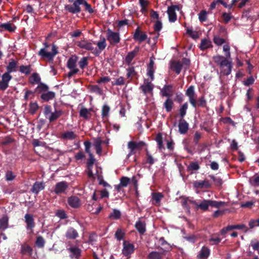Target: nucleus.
I'll return each instance as SVG.
<instances>
[{
    "label": "nucleus",
    "instance_id": "1",
    "mask_svg": "<svg viewBox=\"0 0 259 259\" xmlns=\"http://www.w3.org/2000/svg\"><path fill=\"white\" fill-rule=\"evenodd\" d=\"M80 5H83L84 10L90 14H92L94 12V10L92 8L91 5L85 0H76L72 5H65L64 9L65 10L71 14H77L81 11Z\"/></svg>",
    "mask_w": 259,
    "mask_h": 259
},
{
    "label": "nucleus",
    "instance_id": "2",
    "mask_svg": "<svg viewBox=\"0 0 259 259\" xmlns=\"http://www.w3.org/2000/svg\"><path fill=\"white\" fill-rule=\"evenodd\" d=\"M185 95L189 98V101L194 108L197 106L204 107L206 105V101L204 96H202L196 101L197 95L195 91V87L194 85H190L186 90Z\"/></svg>",
    "mask_w": 259,
    "mask_h": 259
},
{
    "label": "nucleus",
    "instance_id": "3",
    "mask_svg": "<svg viewBox=\"0 0 259 259\" xmlns=\"http://www.w3.org/2000/svg\"><path fill=\"white\" fill-rule=\"evenodd\" d=\"M44 48L41 49L38 52L37 54L40 56L41 59H47L49 61H53L55 56L59 53L58 51V47L55 44L52 45V52H47V49L50 46L47 42L44 43Z\"/></svg>",
    "mask_w": 259,
    "mask_h": 259
},
{
    "label": "nucleus",
    "instance_id": "4",
    "mask_svg": "<svg viewBox=\"0 0 259 259\" xmlns=\"http://www.w3.org/2000/svg\"><path fill=\"white\" fill-rule=\"evenodd\" d=\"M44 114L46 118L49 119L50 122H52L61 116L62 111L61 110L55 109L54 112H52L51 106L47 105L44 107Z\"/></svg>",
    "mask_w": 259,
    "mask_h": 259
},
{
    "label": "nucleus",
    "instance_id": "5",
    "mask_svg": "<svg viewBox=\"0 0 259 259\" xmlns=\"http://www.w3.org/2000/svg\"><path fill=\"white\" fill-rule=\"evenodd\" d=\"M224 204L225 202L223 201L203 199L201 203L198 204L197 208H200L203 211H206L209 206L213 207L220 208Z\"/></svg>",
    "mask_w": 259,
    "mask_h": 259
},
{
    "label": "nucleus",
    "instance_id": "6",
    "mask_svg": "<svg viewBox=\"0 0 259 259\" xmlns=\"http://www.w3.org/2000/svg\"><path fill=\"white\" fill-rule=\"evenodd\" d=\"M146 146V143L143 141L136 142L135 141H131L127 143V148L130 150L129 153L127 155L128 158L132 155L135 153V150L137 149L141 150L144 146Z\"/></svg>",
    "mask_w": 259,
    "mask_h": 259
},
{
    "label": "nucleus",
    "instance_id": "7",
    "mask_svg": "<svg viewBox=\"0 0 259 259\" xmlns=\"http://www.w3.org/2000/svg\"><path fill=\"white\" fill-rule=\"evenodd\" d=\"M107 39L112 46L117 44L120 40L119 33L113 32L109 29L107 31Z\"/></svg>",
    "mask_w": 259,
    "mask_h": 259
},
{
    "label": "nucleus",
    "instance_id": "8",
    "mask_svg": "<svg viewBox=\"0 0 259 259\" xmlns=\"http://www.w3.org/2000/svg\"><path fill=\"white\" fill-rule=\"evenodd\" d=\"M93 45H96L98 47V49L94 47V51L92 52V53L96 56H98L107 46L106 39L104 37L101 38V40L97 43L93 42Z\"/></svg>",
    "mask_w": 259,
    "mask_h": 259
},
{
    "label": "nucleus",
    "instance_id": "9",
    "mask_svg": "<svg viewBox=\"0 0 259 259\" xmlns=\"http://www.w3.org/2000/svg\"><path fill=\"white\" fill-rule=\"evenodd\" d=\"M68 187L69 184L67 182L65 181L60 182L55 185L54 192L57 195L64 193Z\"/></svg>",
    "mask_w": 259,
    "mask_h": 259
},
{
    "label": "nucleus",
    "instance_id": "10",
    "mask_svg": "<svg viewBox=\"0 0 259 259\" xmlns=\"http://www.w3.org/2000/svg\"><path fill=\"white\" fill-rule=\"evenodd\" d=\"M24 219L26 225V229L29 230L32 232L35 226V223L33 215L30 213H26L24 215Z\"/></svg>",
    "mask_w": 259,
    "mask_h": 259
},
{
    "label": "nucleus",
    "instance_id": "11",
    "mask_svg": "<svg viewBox=\"0 0 259 259\" xmlns=\"http://www.w3.org/2000/svg\"><path fill=\"white\" fill-rule=\"evenodd\" d=\"M76 45L80 49L87 51H94L93 42H92L87 39H82L76 42Z\"/></svg>",
    "mask_w": 259,
    "mask_h": 259
},
{
    "label": "nucleus",
    "instance_id": "12",
    "mask_svg": "<svg viewBox=\"0 0 259 259\" xmlns=\"http://www.w3.org/2000/svg\"><path fill=\"white\" fill-rule=\"evenodd\" d=\"M193 187L195 189H209L211 187V184L207 180L203 181H195L193 183Z\"/></svg>",
    "mask_w": 259,
    "mask_h": 259
},
{
    "label": "nucleus",
    "instance_id": "13",
    "mask_svg": "<svg viewBox=\"0 0 259 259\" xmlns=\"http://www.w3.org/2000/svg\"><path fill=\"white\" fill-rule=\"evenodd\" d=\"M123 249L122 250V254L125 256H128L132 254L135 250V246L132 244L124 241L123 242Z\"/></svg>",
    "mask_w": 259,
    "mask_h": 259
},
{
    "label": "nucleus",
    "instance_id": "14",
    "mask_svg": "<svg viewBox=\"0 0 259 259\" xmlns=\"http://www.w3.org/2000/svg\"><path fill=\"white\" fill-rule=\"evenodd\" d=\"M153 88V84L151 83V81H150L149 79H145L144 84L140 86V89L142 91L144 95L151 93Z\"/></svg>",
    "mask_w": 259,
    "mask_h": 259
},
{
    "label": "nucleus",
    "instance_id": "15",
    "mask_svg": "<svg viewBox=\"0 0 259 259\" xmlns=\"http://www.w3.org/2000/svg\"><path fill=\"white\" fill-rule=\"evenodd\" d=\"M147 35L146 34V33H142L139 27H138L136 28L133 35V38L135 40H138L140 42H141L145 41L147 38Z\"/></svg>",
    "mask_w": 259,
    "mask_h": 259
},
{
    "label": "nucleus",
    "instance_id": "16",
    "mask_svg": "<svg viewBox=\"0 0 259 259\" xmlns=\"http://www.w3.org/2000/svg\"><path fill=\"white\" fill-rule=\"evenodd\" d=\"M12 76H8L3 74L2 80L0 81V91H4L9 87V82L12 79Z\"/></svg>",
    "mask_w": 259,
    "mask_h": 259
},
{
    "label": "nucleus",
    "instance_id": "17",
    "mask_svg": "<svg viewBox=\"0 0 259 259\" xmlns=\"http://www.w3.org/2000/svg\"><path fill=\"white\" fill-rule=\"evenodd\" d=\"M174 92V86L172 84H165L160 90V94L162 97H170Z\"/></svg>",
    "mask_w": 259,
    "mask_h": 259
},
{
    "label": "nucleus",
    "instance_id": "18",
    "mask_svg": "<svg viewBox=\"0 0 259 259\" xmlns=\"http://www.w3.org/2000/svg\"><path fill=\"white\" fill-rule=\"evenodd\" d=\"M140 51V47L136 46L134 49L128 53L125 58V61L126 64L130 65L133 59L138 55Z\"/></svg>",
    "mask_w": 259,
    "mask_h": 259
},
{
    "label": "nucleus",
    "instance_id": "19",
    "mask_svg": "<svg viewBox=\"0 0 259 259\" xmlns=\"http://www.w3.org/2000/svg\"><path fill=\"white\" fill-rule=\"evenodd\" d=\"M33 253L32 247L27 242L21 244L20 249V253L23 255H28L31 256Z\"/></svg>",
    "mask_w": 259,
    "mask_h": 259
},
{
    "label": "nucleus",
    "instance_id": "20",
    "mask_svg": "<svg viewBox=\"0 0 259 259\" xmlns=\"http://www.w3.org/2000/svg\"><path fill=\"white\" fill-rule=\"evenodd\" d=\"M18 62L17 61L12 60L11 62H10L6 67L7 71L4 74L8 75V76H12L10 73L12 72H16L17 71Z\"/></svg>",
    "mask_w": 259,
    "mask_h": 259
},
{
    "label": "nucleus",
    "instance_id": "21",
    "mask_svg": "<svg viewBox=\"0 0 259 259\" xmlns=\"http://www.w3.org/2000/svg\"><path fill=\"white\" fill-rule=\"evenodd\" d=\"M68 204L74 208H77L81 205V202L79 198L75 196H71L67 199Z\"/></svg>",
    "mask_w": 259,
    "mask_h": 259
},
{
    "label": "nucleus",
    "instance_id": "22",
    "mask_svg": "<svg viewBox=\"0 0 259 259\" xmlns=\"http://www.w3.org/2000/svg\"><path fill=\"white\" fill-rule=\"evenodd\" d=\"M179 132L181 134H186L189 129V123L184 119H180L179 121Z\"/></svg>",
    "mask_w": 259,
    "mask_h": 259
},
{
    "label": "nucleus",
    "instance_id": "23",
    "mask_svg": "<svg viewBox=\"0 0 259 259\" xmlns=\"http://www.w3.org/2000/svg\"><path fill=\"white\" fill-rule=\"evenodd\" d=\"M68 250L71 253V258L78 259L81 256V250L77 246H74L68 248Z\"/></svg>",
    "mask_w": 259,
    "mask_h": 259
},
{
    "label": "nucleus",
    "instance_id": "24",
    "mask_svg": "<svg viewBox=\"0 0 259 259\" xmlns=\"http://www.w3.org/2000/svg\"><path fill=\"white\" fill-rule=\"evenodd\" d=\"M65 235L68 239H75L78 237V233L74 228L69 227L67 230Z\"/></svg>",
    "mask_w": 259,
    "mask_h": 259
},
{
    "label": "nucleus",
    "instance_id": "25",
    "mask_svg": "<svg viewBox=\"0 0 259 259\" xmlns=\"http://www.w3.org/2000/svg\"><path fill=\"white\" fill-rule=\"evenodd\" d=\"M49 90V87L48 85L42 82H39L37 87L35 89L34 93L36 94L42 95L47 92Z\"/></svg>",
    "mask_w": 259,
    "mask_h": 259
},
{
    "label": "nucleus",
    "instance_id": "26",
    "mask_svg": "<svg viewBox=\"0 0 259 259\" xmlns=\"http://www.w3.org/2000/svg\"><path fill=\"white\" fill-rule=\"evenodd\" d=\"M56 94L55 92L52 91H49V90L40 95V99L44 102H48L50 100H52L55 98Z\"/></svg>",
    "mask_w": 259,
    "mask_h": 259
},
{
    "label": "nucleus",
    "instance_id": "27",
    "mask_svg": "<svg viewBox=\"0 0 259 259\" xmlns=\"http://www.w3.org/2000/svg\"><path fill=\"white\" fill-rule=\"evenodd\" d=\"M227 58H225L222 56H214L213 59L214 62L220 67H223L224 65L228 64Z\"/></svg>",
    "mask_w": 259,
    "mask_h": 259
},
{
    "label": "nucleus",
    "instance_id": "28",
    "mask_svg": "<svg viewBox=\"0 0 259 259\" xmlns=\"http://www.w3.org/2000/svg\"><path fill=\"white\" fill-rule=\"evenodd\" d=\"M45 188V184L42 182H36L34 183L32 186L31 191L35 194H38V193L42 190Z\"/></svg>",
    "mask_w": 259,
    "mask_h": 259
},
{
    "label": "nucleus",
    "instance_id": "29",
    "mask_svg": "<svg viewBox=\"0 0 259 259\" xmlns=\"http://www.w3.org/2000/svg\"><path fill=\"white\" fill-rule=\"evenodd\" d=\"M78 58V57L75 55L70 57L67 62V67L69 69L77 68L76 63Z\"/></svg>",
    "mask_w": 259,
    "mask_h": 259
},
{
    "label": "nucleus",
    "instance_id": "30",
    "mask_svg": "<svg viewBox=\"0 0 259 259\" xmlns=\"http://www.w3.org/2000/svg\"><path fill=\"white\" fill-rule=\"evenodd\" d=\"M228 64L226 65H224L223 67H220L221 69V73L224 75H229L231 72L232 68V62L228 60Z\"/></svg>",
    "mask_w": 259,
    "mask_h": 259
},
{
    "label": "nucleus",
    "instance_id": "31",
    "mask_svg": "<svg viewBox=\"0 0 259 259\" xmlns=\"http://www.w3.org/2000/svg\"><path fill=\"white\" fill-rule=\"evenodd\" d=\"M158 249L160 248L162 250V252L161 253L157 252V251H152L148 255V259H162V256L161 254H164V252L166 251L165 250H163L161 247L159 246L157 247Z\"/></svg>",
    "mask_w": 259,
    "mask_h": 259
},
{
    "label": "nucleus",
    "instance_id": "32",
    "mask_svg": "<svg viewBox=\"0 0 259 259\" xmlns=\"http://www.w3.org/2000/svg\"><path fill=\"white\" fill-rule=\"evenodd\" d=\"M209 254V249L207 247L203 246L197 255V257L199 259H205L208 257Z\"/></svg>",
    "mask_w": 259,
    "mask_h": 259
},
{
    "label": "nucleus",
    "instance_id": "33",
    "mask_svg": "<svg viewBox=\"0 0 259 259\" xmlns=\"http://www.w3.org/2000/svg\"><path fill=\"white\" fill-rule=\"evenodd\" d=\"M212 47L211 41L206 38H203L201 40L199 48L202 51H204L207 49Z\"/></svg>",
    "mask_w": 259,
    "mask_h": 259
},
{
    "label": "nucleus",
    "instance_id": "34",
    "mask_svg": "<svg viewBox=\"0 0 259 259\" xmlns=\"http://www.w3.org/2000/svg\"><path fill=\"white\" fill-rule=\"evenodd\" d=\"M77 137V135L73 131H67L61 135V138L64 140H73Z\"/></svg>",
    "mask_w": 259,
    "mask_h": 259
},
{
    "label": "nucleus",
    "instance_id": "35",
    "mask_svg": "<svg viewBox=\"0 0 259 259\" xmlns=\"http://www.w3.org/2000/svg\"><path fill=\"white\" fill-rule=\"evenodd\" d=\"M103 141L100 138H97L94 139L93 146L96 150L97 154L100 155L102 152L101 144Z\"/></svg>",
    "mask_w": 259,
    "mask_h": 259
},
{
    "label": "nucleus",
    "instance_id": "36",
    "mask_svg": "<svg viewBox=\"0 0 259 259\" xmlns=\"http://www.w3.org/2000/svg\"><path fill=\"white\" fill-rule=\"evenodd\" d=\"M171 69L174 70L177 74H180L182 69L181 62L175 61H171Z\"/></svg>",
    "mask_w": 259,
    "mask_h": 259
},
{
    "label": "nucleus",
    "instance_id": "37",
    "mask_svg": "<svg viewBox=\"0 0 259 259\" xmlns=\"http://www.w3.org/2000/svg\"><path fill=\"white\" fill-rule=\"evenodd\" d=\"M9 227V217L4 215L0 219V229L5 231Z\"/></svg>",
    "mask_w": 259,
    "mask_h": 259
},
{
    "label": "nucleus",
    "instance_id": "38",
    "mask_svg": "<svg viewBox=\"0 0 259 259\" xmlns=\"http://www.w3.org/2000/svg\"><path fill=\"white\" fill-rule=\"evenodd\" d=\"M167 13L168 17V20L170 22H175L177 19V16L172 7H168L167 8Z\"/></svg>",
    "mask_w": 259,
    "mask_h": 259
},
{
    "label": "nucleus",
    "instance_id": "39",
    "mask_svg": "<svg viewBox=\"0 0 259 259\" xmlns=\"http://www.w3.org/2000/svg\"><path fill=\"white\" fill-rule=\"evenodd\" d=\"M135 227L140 234H144L146 231V223L138 221L136 223Z\"/></svg>",
    "mask_w": 259,
    "mask_h": 259
},
{
    "label": "nucleus",
    "instance_id": "40",
    "mask_svg": "<svg viewBox=\"0 0 259 259\" xmlns=\"http://www.w3.org/2000/svg\"><path fill=\"white\" fill-rule=\"evenodd\" d=\"M174 106V103L171 99L167 97L163 103V106L167 112H170Z\"/></svg>",
    "mask_w": 259,
    "mask_h": 259
},
{
    "label": "nucleus",
    "instance_id": "41",
    "mask_svg": "<svg viewBox=\"0 0 259 259\" xmlns=\"http://www.w3.org/2000/svg\"><path fill=\"white\" fill-rule=\"evenodd\" d=\"M91 109L88 110L87 108L83 107L79 111V116L86 120H88L91 117Z\"/></svg>",
    "mask_w": 259,
    "mask_h": 259
},
{
    "label": "nucleus",
    "instance_id": "42",
    "mask_svg": "<svg viewBox=\"0 0 259 259\" xmlns=\"http://www.w3.org/2000/svg\"><path fill=\"white\" fill-rule=\"evenodd\" d=\"M228 229H230V231L234 229L243 230L245 232H247L248 231V228L244 224L229 225L228 226Z\"/></svg>",
    "mask_w": 259,
    "mask_h": 259
},
{
    "label": "nucleus",
    "instance_id": "43",
    "mask_svg": "<svg viewBox=\"0 0 259 259\" xmlns=\"http://www.w3.org/2000/svg\"><path fill=\"white\" fill-rule=\"evenodd\" d=\"M249 184L254 187H259V175L255 174L249 179Z\"/></svg>",
    "mask_w": 259,
    "mask_h": 259
},
{
    "label": "nucleus",
    "instance_id": "44",
    "mask_svg": "<svg viewBox=\"0 0 259 259\" xmlns=\"http://www.w3.org/2000/svg\"><path fill=\"white\" fill-rule=\"evenodd\" d=\"M125 235V231L121 228H118L114 234V237L117 240L120 241L124 238Z\"/></svg>",
    "mask_w": 259,
    "mask_h": 259
},
{
    "label": "nucleus",
    "instance_id": "45",
    "mask_svg": "<svg viewBox=\"0 0 259 259\" xmlns=\"http://www.w3.org/2000/svg\"><path fill=\"white\" fill-rule=\"evenodd\" d=\"M126 76L127 78H131V80L134 77H137L138 73L136 71L134 66L129 67L127 69Z\"/></svg>",
    "mask_w": 259,
    "mask_h": 259
},
{
    "label": "nucleus",
    "instance_id": "46",
    "mask_svg": "<svg viewBox=\"0 0 259 259\" xmlns=\"http://www.w3.org/2000/svg\"><path fill=\"white\" fill-rule=\"evenodd\" d=\"M188 108V104L187 102L184 103L180 108L179 115L181 117L180 119H184V117L186 115L187 110Z\"/></svg>",
    "mask_w": 259,
    "mask_h": 259
},
{
    "label": "nucleus",
    "instance_id": "47",
    "mask_svg": "<svg viewBox=\"0 0 259 259\" xmlns=\"http://www.w3.org/2000/svg\"><path fill=\"white\" fill-rule=\"evenodd\" d=\"M121 212L116 209H113L112 212L110 213L108 218L111 220H118L121 218Z\"/></svg>",
    "mask_w": 259,
    "mask_h": 259
},
{
    "label": "nucleus",
    "instance_id": "48",
    "mask_svg": "<svg viewBox=\"0 0 259 259\" xmlns=\"http://www.w3.org/2000/svg\"><path fill=\"white\" fill-rule=\"evenodd\" d=\"M45 240L41 236H38L36 238V240L35 241V245L38 248H44L45 245Z\"/></svg>",
    "mask_w": 259,
    "mask_h": 259
},
{
    "label": "nucleus",
    "instance_id": "49",
    "mask_svg": "<svg viewBox=\"0 0 259 259\" xmlns=\"http://www.w3.org/2000/svg\"><path fill=\"white\" fill-rule=\"evenodd\" d=\"M155 141L157 143L158 148L159 150L161 151L164 149L163 144V138L161 133H158L155 138Z\"/></svg>",
    "mask_w": 259,
    "mask_h": 259
},
{
    "label": "nucleus",
    "instance_id": "50",
    "mask_svg": "<svg viewBox=\"0 0 259 259\" xmlns=\"http://www.w3.org/2000/svg\"><path fill=\"white\" fill-rule=\"evenodd\" d=\"M41 78L37 73H33L29 78V82L31 84L38 83L40 82Z\"/></svg>",
    "mask_w": 259,
    "mask_h": 259
},
{
    "label": "nucleus",
    "instance_id": "51",
    "mask_svg": "<svg viewBox=\"0 0 259 259\" xmlns=\"http://www.w3.org/2000/svg\"><path fill=\"white\" fill-rule=\"evenodd\" d=\"M19 71L21 73L25 74V75L29 74L31 71V65H29L27 66H20L19 68Z\"/></svg>",
    "mask_w": 259,
    "mask_h": 259
},
{
    "label": "nucleus",
    "instance_id": "52",
    "mask_svg": "<svg viewBox=\"0 0 259 259\" xmlns=\"http://www.w3.org/2000/svg\"><path fill=\"white\" fill-rule=\"evenodd\" d=\"M145 151L146 163L149 164L150 165L153 164L155 161V159L152 157V155L150 153L147 149H145Z\"/></svg>",
    "mask_w": 259,
    "mask_h": 259
},
{
    "label": "nucleus",
    "instance_id": "53",
    "mask_svg": "<svg viewBox=\"0 0 259 259\" xmlns=\"http://www.w3.org/2000/svg\"><path fill=\"white\" fill-rule=\"evenodd\" d=\"M162 27V24L161 21L159 20H157L155 22V23L154 25V30L158 32L157 34V35L155 37L156 39H157L159 37V32L161 30Z\"/></svg>",
    "mask_w": 259,
    "mask_h": 259
},
{
    "label": "nucleus",
    "instance_id": "54",
    "mask_svg": "<svg viewBox=\"0 0 259 259\" xmlns=\"http://www.w3.org/2000/svg\"><path fill=\"white\" fill-rule=\"evenodd\" d=\"M1 27L10 32L14 31L15 29L16 28V27L14 25L9 23L2 24Z\"/></svg>",
    "mask_w": 259,
    "mask_h": 259
},
{
    "label": "nucleus",
    "instance_id": "55",
    "mask_svg": "<svg viewBox=\"0 0 259 259\" xmlns=\"http://www.w3.org/2000/svg\"><path fill=\"white\" fill-rule=\"evenodd\" d=\"M163 197V195L160 193L157 192L152 193V198L153 200L155 201L154 204H155L159 203L161 198Z\"/></svg>",
    "mask_w": 259,
    "mask_h": 259
},
{
    "label": "nucleus",
    "instance_id": "56",
    "mask_svg": "<svg viewBox=\"0 0 259 259\" xmlns=\"http://www.w3.org/2000/svg\"><path fill=\"white\" fill-rule=\"evenodd\" d=\"M200 168V166L197 162H191L187 167L188 171L197 170Z\"/></svg>",
    "mask_w": 259,
    "mask_h": 259
},
{
    "label": "nucleus",
    "instance_id": "57",
    "mask_svg": "<svg viewBox=\"0 0 259 259\" xmlns=\"http://www.w3.org/2000/svg\"><path fill=\"white\" fill-rule=\"evenodd\" d=\"M89 64L88 59L87 57H83L78 62L79 67L83 69Z\"/></svg>",
    "mask_w": 259,
    "mask_h": 259
},
{
    "label": "nucleus",
    "instance_id": "58",
    "mask_svg": "<svg viewBox=\"0 0 259 259\" xmlns=\"http://www.w3.org/2000/svg\"><path fill=\"white\" fill-rule=\"evenodd\" d=\"M208 177L213 181L216 186H220L222 185L223 181L220 178L214 177L213 175H209Z\"/></svg>",
    "mask_w": 259,
    "mask_h": 259
},
{
    "label": "nucleus",
    "instance_id": "59",
    "mask_svg": "<svg viewBox=\"0 0 259 259\" xmlns=\"http://www.w3.org/2000/svg\"><path fill=\"white\" fill-rule=\"evenodd\" d=\"M207 12L205 10H202L200 11V13L199 14L198 18L199 20L201 22H203L206 21L207 19Z\"/></svg>",
    "mask_w": 259,
    "mask_h": 259
},
{
    "label": "nucleus",
    "instance_id": "60",
    "mask_svg": "<svg viewBox=\"0 0 259 259\" xmlns=\"http://www.w3.org/2000/svg\"><path fill=\"white\" fill-rule=\"evenodd\" d=\"M110 107L107 105H104L102 109V116L103 118L107 117L109 115Z\"/></svg>",
    "mask_w": 259,
    "mask_h": 259
},
{
    "label": "nucleus",
    "instance_id": "61",
    "mask_svg": "<svg viewBox=\"0 0 259 259\" xmlns=\"http://www.w3.org/2000/svg\"><path fill=\"white\" fill-rule=\"evenodd\" d=\"M130 182V179L126 177H122L120 180V186L123 187H126Z\"/></svg>",
    "mask_w": 259,
    "mask_h": 259
},
{
    "label": "nucleus",
    "instance_id": "62",
    "mask_svg": "<svg viewBox=\"0 0 259 259\" xmlns=\"http://www.w3.org/2000/svg\"><path fill=\"white\" fill-rule=\"evenodd\" d=\"M93 165H87V173L89 178L95 179V175L93 172Z\"/></svg>",
    "mask_w": 259,
    "mask_h": 259
},
{
    "label": "nucleus",
    "instance_id": "63",
    "mask_svg": "<svg viewBox=\"0 0 259 259\" xmlns=\"http://www.w3.org/2000/svg\"><path fill=\"white\" fill-rule=\"evenodd\" d=\"M248 230L249 229H253L255 227H259L257 221L256 219H250L248 222Z\"/></svg>",
    "mask_w": 259,
    "mask_h": 259
},
{
    "label": "nucleus",
    "instance_id": "64",
    "mask_svg": "<svg viewBox=\"0 0 259 259\" xmlns=\"http://www.w3.org/2000/svg\"><path fill=\"white\" fill-rule=\"evenodd\" d=\"M5 177L6 180L7 181H11L13 180L16 178V176L13 174V172L12 171L8 170L6 173Z\"/></svg>",
    "mask_w": 259,
    "mask_h": 259
}]
</instances>
